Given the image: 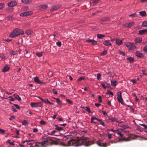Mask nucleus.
Segmentation results:
<instances>
[{
	"instance_id": "nucleus-1",
	"label": "nucleus",
	"mask_w": 147,
	"mask_h": 147,
	"mask_svg": "<svg viewBox=\"0 0 147 147\" xmlns=\"http://www.w3.org/2000/svg\"><path fill=\"white\" fill-rule=\"evenodd\" d=\"M52 139V140H49L50 144L51 145L53 144L57 145L59 144L64 146H79L82 145H84L85 146H89L94 143V141H89L88 138L86 137H77V139H71L68 141L67 144L61 142H59V139H57L53 137H48Z\"/></svg>"
},
{
	"instance_id": "nucleus-2",
	"label": "nucleus",
	"mask_w": 147,
	"mask_h": 147,
	"mask_svg": "<svg viewBox=\"0 0 147 147\" xmlns=\"http://www.w3.org/2000/svg\"><path fill=\"white\" fill-rule=\"evenodd\" d=\"M24 33V32L22 30L16 28L10 34L9 37L10 38H13Z\"/></svg>"
},
{
	"instance_id": "nucleus-3",
	"label": "nucleus",
	"mask_w": 147,
	"mask_h": 147,
	"mask_svg": "<svg viewBox=\"0 0 147 147\" xmlns=\"http://www.w3.org/2000/svg\"><path fill=\"white\" fill-rule=\"evenodd\" d=\"M51 139L52 138L50 137H47L45 139L46 140H45L41 142H39V144L40 145V146H42L43 147H46V144L47 143H48V144H49V143H50L49 140H52Z\"/></svg>"
},
{
	"instance_id": "nucleus-4",
	"label": "nucleus",
	"mask_w": 147,
	"mask_h": 147,
	"mask_svg": "<svg viewBox=\"0 0 147 147\" xmlns=\"http://www.w3.org/2000/svg\"><path fill=\"white\" fill-rule=\"evenodd\" d=\"M30 106L32 107H42L43 106V104L41 102H31L30 103Z\"/></svg>"
},
{
	"instance_id": "nucleus-5",
	"label": "nucleus",
	"mask_w": 147,
	"mask_h": 147,
	"mask_svg": "<svg viewBox=\"0 0 147 147\" xmlns=\"http://www.w3.org/2000/svg\"><path fill=\"white\" fill-rule=\"evenodd\" d=\"M117 94V98L118 101L122 104L123 105V101L122 97L121 92H118Z\"/></svg>"
},
{
	"instance_id": "nucleus-6",
	"label": "nucleus",
	"mask_w": 147,
	"mask_h": 147,
	"mask_svg": "<svg viewBox=\"0 0 147 147\" xmlns=\"http://www.w3.org/2000/svg\"><path fill=\"white\" fill-rule=\"evenodd\" d=\"M32 12L31 11H28L24 12L20 14L21 16L24 17L30 16L32 14Z\"/></svg>"
},
{
	"instance_id": "nucleus-7",
	"label": "nucleus",
	"mask_w": 147,
	"mask_h": 147,
	"mask_svg": "<svg viewBox=\"0 0 147 147\" xmlns=\"http://www.w3.org/2000/svg\"><path fill=\"white\" fill-rule=\"evenodd\" d=\"M17 4L16 2L15 1H11L8 3L7 5L10 7H13L16 6Z\"/></svg>"
},
{
	"instance_id": "nucleus-8",
	"label": "nucleus",
	"mask_w": 147,
	"mask_h": 147,
	"mask_svg": "<svg viewBox=\"0 0 147 147\" xmlns=\"http://www.w3.org/2000/svg\"><path fill=\"white\" fill-rule=\"evenodd\" d=\"M61 6V5H54L52 7L51 9L50 10V11L51 12H52L54 10H57L58 9L60 8Z\"/></svg>"
},
{
	"instance_id": "nucleus-9",
	"label": "nucleus",
	"mask_w": 147,
	"mask_h": 147,
	"mask_svg": "<svg viewBox=\"0 0 147 147\" xmlns=\"http://www.w3.org/2000/svg\"><path fill=\"white\" fill-rule=\"evenodd\" d=\"M34 81L36 83L38 84H45V82H43L40 81L38 78L36 77L34 78Z\"/></svg>"
},
{
	"instance_id": "nucleus-10",
	"label": "nucleus",
	"mask_w": 147,
	"mask_h": 147,
	"mask_svg": "<svg viewBox=\"0 0 147 147\" xmlns=\"http://www.w3.org/2000/svg\"><path fill=\"white\" fill-rule=\"evenodd\" d=\"M86 42L91 43L92 45H95L96 44L97 41L93 39H88L86 40Z\"/></svg>"
},
{
	"instance_id": "nucleus-11",
	"label": "nucleus",
	"mask_w": 147,
	"mask_h": 147,
	"mask_svg": "<svg viewBox=\"0 0 147 147\" xmlns=\"http://www.w3.org/2000/svg\"><path fill=\"white\" fill-rule=\"evenodd\" d=\"M108 119L111 120V121L112 122H114L115 121H116L117 123L119 122V121H117V119L116 117H111L110 118L109 117Z\"/></svg>"
},
{
	"instance_id": "nucleus-12",
	"label": "nucleus",
	"mask_w": 147,
	"mask_h": 147,
	"mask_svg": "<svg viewBox=\"0 0 147 147\" xmlns=\"http://www.w3.org/2000/svg\"><path fill=\"white\" fill-rule=\"evenodd\" d=\"M139 34L140 35H144L147 34V29L139 30Z\"/></svg>"
},
{
	"instance_id": "nucleus-13",
	"label": "nucleus",
	"mask_w": 147,
	"mask_h": 147,
	"mask_svg": "<svg viewBox=\"0 0 147 147\" xmlns=\"http://www.w3.org/2000/svg\"><path fill=\"white\" fill-rule=\"evenodd\" d=\"M9 69V67L7 65H6L4 67L2 70V71L3 72H5L8 71Z\"/></svg>"
},
{
	"instance_id": "nucleus-14",
	"label": "nucleus",
	"mask_w": 147,
	"mask_h": 147,
	"mask_svg": "<svg viewBox=\"0 0 147 147\" xmlns=\"http://www.w3.org/2000/svg\"><path fill=\"white\" fill-rule=\"evenodd\" d=\"M142 38L137 37L135 38L134 41L136 42L140 43L142 42Z\"/></svg>"
},
{
	"instance_id": "nucleus-15",
	"label": "nucleus",
	"mask_w": 147,
	"mask_h": 147,
	"mask_svg": "<svg viewBox=\"0 0 147 147\" xmlns=\"http://www.w3.org/2000/svg\"><path fill=\"white\" fill-rule=\"evenodd\" d=\"M135 55L138 57L140 58L143 57L144 56L143 54L141 53L138 51L136 52L135 53Z\"/></svg>"
},
{
	"instance_id": "nucleus-16",
	"label": "nucleus",
	"mask_w": 147,
	"mask_h": 147,
	"mask_svg": "<svg viewBox=\"0 0 147 147\" xmlns=\"http://www.w3.org/2000/svg\"><path fill=\"white\" fill-rule=\"evenodd\" d=\"M103 44L106 46H111V43L109 40H106L103 41Z\"/></svg>"
},
{
	"instance_id": "nucleus-17",
	"label": "nucleus",
	"mask_w": 147,
	"mask_h": 147,
	"mask_svg": "<svg viewBox=\"0 0 147 147\" xmlns=\"http://www.w3.org/2000/svg\"><path fill=\"white\" fill-rule=\"evenodd\" d=\"M134 22H131L128 24H125V26L127 27V28H129L132 26L134 24Z\"/></svg>"
},
{
	"instance_id": "nucleus-18",
	"label": "nucleus",
	"mask_w": 147,
	"mask_h": 147,
	"mask_svg": "<svg viewBox=\"0 0 147 147\" xmlns=\"http://www.w3.org/2000/svg\"><path fill=\"white\" fill-rule=\"evenodd\" d=\"M47 7L48 6L47 5H44L39 6L38 8L40 9L44 10L46 9Z\"/></svg>"
},
{
	"instance_id": "nucleus-19",
	"label": "nucleus",
	"mask_w": 147,
	"mask_h": 147,
	"mask_svg": "<svg viewBox=\"0 0 147 147\" xmlns=\"http://www.w3.org/2000/svg\"><path fill=\"white\" fill-rule=\"evenodd\" d=\"M130 137H128L127 138H119V139L120 141H130Z\"/></svg>"
},
{
	"instance_id": "nucleus-20",
	"label": "nucleus",
	"mask_w": 147,
	"mask_h": 147,
	"mask_svg": "<svg viewBox=\"0 0 147 147\" xmlns=\"http://www.w3.org/2000/svg\"><path fill=\"white\" fill-rule=\"evenodd\" d=\"M122 40L120 39H117L116 40V44L118 45H121L122 44Z\"/></svg>"
},
{
	"instance_id": "nucleus-21",
	"label": "nucleus",
	"mask_w": 147,
	"mask_h": 147,
	"mask_svg": "<svg viewBox=\"0 0 147 147\" xmlns=\"http://www.w3.org/2000/svg\"><path fill=\"white\" fill-rule=\"evenodd\" d=\"M22 2L24 3L29 4L31 3L32 1L31 0H22Z\"/></svg>"
},
{
	"instance_id": "nucleus-22",
	"label": "nucleus",
	"mask_w": 147,
	"mask_h": 147,
	"mask_svg": "<svg viewBox=\"0 0 147 147\" xmlns=\"http://www.w3.org/2000/svg\"><path fill=\"white\" fill-rule=\"evenodd\" d=\"M55 126L56 127L55 128V129L56 130L61 131L63 130V128L61 127H58L57 125H55Z\"/></svg>"
},
{
	"instance_id": "nucleus-23",
	"label": "nucleus",
	"mask_w": 147,
	"mask_h": 147,
	"mask_svg": "<svg viewBox=\"0 0 147 147\" xmlns=\"http://www.w3.org/2000/svg\"><path fill=\"white\" fill-rule=\"evenodd\" d=\"M126 46L127 47H130L132 46L135 47V46L132 43L130 42H127L125 44Z\"/></svg>"
},
{
	"instance_id": "nucleus-24",
	"label": "nucleus",
	"mask_w": 147,
	"mask_h": 147,
	"mask_svg": "<svg viewBox=\"0 0 147 147\" xmlns=\"http://www.w3.org/2000/svg\"><path fill=\"white\" fill-rule=\"evenodd\" d=\"M56 100L58 104V105L60 107H61L62 106L61 101L60 100L59 98H57V99H56Z\"/></svg>"
},
{
	"instance_id": "nucleus-25",
	"label": "nucleus",
	"mask_w": 147,
	"mask_h": 147,
	"mask_svg": "<svg viewBox=\"0 0 147 147\" xmlns=\"http://www.w3.org/2000/svg\"><path fill=\"white\" fill-rule=\"evenodd\" d=\"M32 31L31 30H27L25 32L26 34L27 35H30L32 33Z\"/></svg>"
},
{
	"instance_id": "nucleus-26",
	"label": "nucleus",
	"mask_w": 147,
	"mask_h": 147,
	"mask_svg": "<svg viewBox=\"0 0 147 147\" xmlns=\"http://www.w3.org/2000/svg\"><path fill=\"white\" fill-rule=\"evenodd\" d=\"M137 129L140 132L143 131L144 130V128L139 125L137 126Z\"/></svg>"
},
{
	"instance_id": "nucleus-27",
	"label": "nucleus",
	"mask_w": 147,
	"mask_h": 147,
	"mask_svg": "<svg viewBox=\"0 0 147 147\" xmlns=\"http://www.w3.org/2000/svg\"><path fill=\"white\" fill-rule=\"evenodd\" d=\"M109 18L108 17H105L101 19L100 21L103 22H107L109 20Z\"/></svg>"
},
{
	"instance_id": "nucleus-28",
	"label": "nucleus",
	"mask_w": 147,
	"mask_h": 147,
	"mask_svg": "<svg viewBox=\"0 0 147 147\" xmlns=\"http://www.w3.org/2000/svg\"><path fill=\"white\" fill-rule=\"evenodd\" d=\"M107 50H105L104 51L101 52L100 55L101 56H104L107 54Z\"/></svg>"
},
{
	"instance_id": "nucleus-29",
	"label": "nucleus",
	"mask_w": 147,
	"mask_h": 147,
	"mask_svg": "<svg viewBox=\"0 0 147 147\" xmlns=\"http://www.w3.org/2000/svg\"><path fill=\"white\" fill-rule=\"evenodd\" d=\"M14 96L15 98L18 100L19 101H21V98H20L19 96L17 94H14Z\"/></svg>"
},
{
	"instance_id": "nucleus-30",
	"label": "nucleus",
	"mask_w": 147,
	"mask_h": 147,
	"mask_svg": "<svg viewBox=\"0 0 147 147\" xmlns=\"http://www.w3.org/2000/svg\"><path fill=\"white\" fill-rule=\"evenodd\" d=\"M97 36L98 38L101 39L104 37L105 36L102 34H97Z\"/></svg>"
},
{
	"instance_id": "nucleus-31",
	"label": "nucleus",
	"mask_w": 147,
	"mask_h": 147,
	"mask_svg": "<svg viewBox=\"0 0 147 147\" xmlns=\"http://www.w3.org/2000/svg\"><path fill=\"white\" fill-rule=\"evenodd\" d=\"M139 13L140 15L142 16H146V13L144 11H140Z\"/></svg>"
},
{
	"instance_id": "nucleus-32",
	"label": "nucleus",
	"mask_w": 147,
	"mask_h": 147,
	"mask_svg": "<svg viewBox=\"0 0 147 147\" xmlns=\"http://www.w3.org/2000/svg\"><path fill=\"white\" fill-rule=\"evenodd\" d=\"M43 102L45 103H48L49 104H50L51 105H53V103L49 101L47 99H46L45 100H44L43 101Z\"/></svg>"
},
{
	"instance_id": "nucleus-33",
	"label": "nucleus",
	"mask_w": 147,
	"mask_h": 147,
	"mask_svg": "<svg viewBox=\"0 0 147 147\" xmlns=\"http://www.w3.org/2000/svg\"><path fill=\"white\" fill-rule=\"evenodd\" d=\"M117 81H111V85L112 86H116V83Z\"/></svg>"
},
{
	"instance_id": "nucleus-34",
	"label": "nucleus",
	"mask_w": 147,
	"mask_h": 147,
	"mask_svg": "<svg viewBox=\"0 0 147 147\" xmlns=\"http://www.w3.org/2000/svg\"><path fill=\"white\" fill-rule=\"evenodd\" d=\"M5 5L3 3H0V9H2L3 8L5 7Z\"/></svg>"
},
{
	"instance_id": "nucleus-35",
	"label": "nucleus",
	"mask_w": 147,
	"mask_h": 147,
	"mask_svg": "<svg viewBox=\"0 0 147 147\" xmlns=\"http://www.w3.org/2000/svg\"><path fill=\"white\" fill-rule=\"evenodd\" d=\"M84 109L86 110V111L88 112L89 113H91V111L90 110V108L88 107H85Z\"/></svg>"
},
{
	"instance_id": "nucleus-36",
	"label": "nucleus",
	"mask_w": 147,
	"mask_h": 147,
	"mask_svg": "<svg viewBox=\"0 0 147 147\" xmlns=\"http://www.w3.org/2000/svg\"><path fill=\"white\" fill-rule=\"evenodd\" d=\"M142 26L143 27H147V22L144 21L143 22Z\"/></svg>"
},
{
	"instance_id": "nucleus-37",
	"label": "nucleus",
	"mask_w": 147,
	"mask_h": 147,
	"mask_svg": "<svg viewBox=\"0 0 147 147\" xmlns=\"http://www.w3.org/2000/svg\"><path fill=\"white\" fill-rule=\"evenodd\" d=\"M107 95L111 94L112 96L113 95V93L112 92L110 91L109 90H108L107 92L106 93Z\"/></svg>"
},
{
	"instance_id": "nucleus-38",
	"label": "nucleus",
	"mask_w": 147,
	"mask_h": 147,
	"mask_svg": "<svg viewBox=\"0 0 147 147\" xmlns=\"http://www.w3.org/2000/svg\"><path fill=\"white\" fill-rule=\"evenodd\" d=\"M93 3V5H96L97 3H98L99 1V0H91Z\"/></svg>"
},
{
	"instance_id": "nucleus-39",
	"label": "nucleus",
	"mask_w": 147,
	"mask_h": 147,
	"mask_svg": "<svg viewBox=\"0 0 147 147\" xmlns=\"http://www.w3.org/2000/svg\"><path fill=\"white\" fill-rule=\"evenodd\" d=\"M66 100L69 104H70V105H72L73 104V101L69 99H66Z\"/></svg>"
},
{
	"instance_id": "nucleus-40",
	"label": "nucleus",
	"mask_w": 147,
	"mask_h": 147,
	"mask_svg": "<svg viewBox=\"0 0 147 147\" xmlns=\"http://www.w3.org/2000/svg\"><path fill=\"white\" fill-rule=\"evenodd\" d=\"M36 55L38 56V57H40L42 56V52H38L36 53Z\"/></svg>"
},
{
	"instance_id": "nucleus-41",
	"label": "nucleus",
	"mask_w": 147,
	"mask_h": 147,
	"mask_svg": "<svg viewBox=\"0 0 147 147\" xmlns=\"http://www.w3.org/2000/svg\"><path fill=\"white\" fill-rule=\"evenodd\" d=\"M127 59L129 61V62L130 63L132 62L134 60L133 59V58L132 57H131L127 58Z\"/></svg>"
},
{
	"instance_id": "nucleus-42",
	"label": "nucleus",
	"mask_w": 147,
	"mask_h": 147,
	"mask_svg": "<svg viewBox=\"0 0 147 147\" xmlns=\"http://www.w3.org/2000/svg\"><path fill=\"white\" fill-rule=\"evenodd\" d=\"M119 52L120 55H122L123 56H124L125 55V53L124 52L121 51H119Z\"/></svg>"
},
{
	"instance_id": "nucleus-43",
	"label": "nucleus",
	"mask_w": 147,
	"mask_h": 147,
	"mask_svg": "<svg viewBox=\"0 0 147 147\" xmlns=\"http://www.w3.org/2000/svg\"><path fill=\"white\" fill-rule=\"evenodd\" d=\"M120 127L123 128L124 129H126L127 128V127L125 125L122 124L120 125Z\"/></svg>"
},
{
	"instance_id": "nucleus-44",
	"label": "nucleus",
	"mask_w": 147,
	"mask_h": 147,
	"mask_svg": "<svg viewBox=\"0 0 147 147\" xmlns=\"http://www.w3.org/2000/svg\"><path fill=\"white\" fill-rule=\"evenodd\" d=\"M39 143V142L36 143L34 146H32V147H40V145Z\"/></svg>"
},
{
	"instance_id": "nucleus-45",
	"label": "nucleus",
	"mask_w": 147,
	"mask_h": 147,
	"mask_svg": "<svg viewBox=\"0 0 147 147\" xmlns=\"http://www.w3.org/2000/svg\"><path fill=\"white\" fill-rule=\"evenodd\" d=\"M22 124L24 125H26L27 124V122L26 120H24L22 122Z\"/></svg>"
},
{
	"instance_id": "nucleus-46",
	"label": "nucleus",
	"mask_w": 147,
	"mask_h": 147,
	"mask_svg": "<svg viewBox=\"0 0 147 147\" xmlns=\"http://www.w3.org/2000/svg\"><path fill=\"white\" fill-rule=\"evenodd\" d=\"M40 123L42 125H45L46 123V122L43 120H41L40 122Z\"/></svg>"
},
{
	"instance_id": "nucleus-47",
	"label": "nucleus",
	"mask_w": 147,
	"mask_h": 147,
	"mask_svg": "<svg viewBox=\"0 0 147 147\" xmlns=\"http://www.w3.org/2000/svg\"><path fill=\"white\" fill-rule=\"evenodd\" d=\"M13 9L12 8H8L7 9L6 11L7 12H11L12 11H13Z\"/></svg>"
},
{
	"instance_id": "nucleus-48",
	"label": "nucleus",
	"mask_w": 147,
	"mask_h": 147,
	"mask_svg": "<svg viewBox=\"0 0 147 147\" xmlns=\"http://www.w3.org/2000/svg\"><path fill=\"white\" fill-rule=\"evenodd\" d=\"M56 45L59 47H60L61 45V42L58 41L56 42Z\"/></svg>"
},
{
	"instance_id": "nucleus-49",
	"label": "nucleus",
	"mask_w": 147,
	"mask_h": 147,
	"mask_svg": "<svg viewBox=\"0 0 147 147\" xmlns=\"http://www.w3.org/2000/svg\"><path fill=\"white\" fill-rule=\"evenodd\" d=\"M140 125L143 127L144 129H147V126L146 125L144 124H140Z\"/></svg>"
},
{
	"instance_id": "nucleus-50",
	"label": "nucleus",
	"mask_w": 147,
	"mask_h": 147,
	"mask_svg": "<svg viewBox=\"0 0 147 147\" xmlns=\"http://www.w3.org/2000/svg\"><path fill=\"white\" fill-rule=\"evenodd\" d=\"M5 130L2 129L0 128V133L2 134H4L5 133Z\"/></svg>"
},
{
	"instance_id": "nucleus-51",
	"label": "nucleus",
	"mask_w": 147,
	"mask_h": 147,
	"mask_svg": "<svg viewBox=\"0 0 147 147\" xmlns=\"http://www.w3.org/2000/svg\"><path fill=\"white\" fill-rule=\"evenodd\" d=\"M101 76V75L100 74V73H98L97 74V79L98 80H99L100 79V77Z\"/></svg>"
},
{
	"instance_id": "nucleus-52",
	"label": "nucleus",
	"mask_w": 147,
	"mask_h": 147,
	"mask_svg": "<svg viewBox=\"0 0 147 147\" xmlns=\"http://www.w3.org/2000/svg\"><path fill=\"white\" fill-rule=\"evenodd\" d=\"M16 54V52L13 51H12L11 52H10V54L11 55H15Z\"/></svg>"
},
{
	"instance_id": "nucleus-53",
	"label": "nucleus",
	"mask_w": 147,
	"mask_h": 147,
	"mask_svg": "<svg viewBox=\"0 0 147 147\" xmlns=\"http://www.w3.org/2000/svg\"><path fill=\"white\" fill-rule=\"evenodd\" d=\"M144 51L145 52H147V45L145 46L143 49Z\"/></svg>"
},
{
	"instance_id": "nucleus-54",
	"label": "nucleus",
	"mask_w": 147,
	"mask_h": 147,
	"mask_svg": "<svg viewBox=\"0 0 147 147\" xmlns=\"http://www.w3.org/2000/svg\"><path fill=\"white\" fill-rule=\"evenodd\" d=\"M117 134L118 135H119L121 137H122L123 136V134H121V132L120 131L117 132Z\"/></svg>"
},
{
	"instance_id": "nucleus-55",
	"label": "nucleus",
	"mask_w": 147,
	"mask_h": 147,
	"mask_svg": "<svg viewBox=\"0 0 147 147\" xmlns=\"http://www.w3.org/2000/svg\"><path fill=\"white\" fill-rule=\"evenodd\" d=\"M97 119H98L97 118H96L95 117H91V121H93L94 119H96V120H97Z\"/></svg>"
},
{
	"instance_id": "nucleus-56",
	"label": "nucleus",
	"mask_w": 147,
	"mask_h": 147,
	"mask_svg": "<svg viewBox=\"0 0 147 147\" xmlns=\"http://www.w3.org/2000/svg\"><path fill=\"white\" fill-rule=\"evenodd\" d=\"M8 98H9V100L11 101H14V99L12 98L11 96H9Z\"/></svg>"
},
{
	"instance_id": "nucleus-57",
	"label": "nucleus",
	"mask_w": 147,
	"mask_h": 147,
	"mask_svg": "<svg viewBox=\"0 0 147 147\" xmlns=\"http://www.w3.org/2000/svg\"><path fill=\"white\" fill-rule=\"evenodd\" d=\"M7 20H13L12 18L11 17H9V16H8L7 17Z\"/></svg>"
},
{
	"instance_id": "nucleus-58",
	"label": "nucleus",
	"mask_w": 147,
	"mask_h": 147,
	"mask_svg": "<svg viewBox=\"0 0 147 147\" xmlns=\"http://www.w3.org/2000/svg\"><path fill=\"white\" fill-rule=\"evenodd\" d=\"M98 102H102L101 97L100 96H99L98 97Z\"/></svg>"
},
{
	"instance_id": "nucleus-59",
	"label": "nucleus",
	"mask_w": 147,
	"mask_h": 147,
	"mask_svg": "<svg viewBox=\"0 0 147 147\" xmlns=\"http://www.w3.org/2000/svg\"><path fill=\"white\" fill-rule=\"evenodd\" d=\"M134 95L135 97V101L136 102H138L139 100V99L137 98V96L135 94H134Z\"/></svg>"
},
{
	"instance_id": "nucleus-60",
	"label": "nucleus",
	"mask_w": 147,
	"mask_h": 147,
	"mask_svg": "<svg viewBox=\"0 0 147 147\" xmlns=\"http://www.w3.org/2000/svg\"><path fill=\"white\" fill-rule=\"evenodd\" d=\"M13 105L15 107H16L17 109H20V107L18 104H13Z\"/></svg>"
},
{
	"instance_id": "nucleus-61",
	"label": "nucleus",
	"mask_w": 147,
	"mask_h": 147,
	"mask_svg": "<svg viewBox=\"0 0 147 147\" xmlns=\"http://www.w3.org/2000/svg\"><path fill=\"white\" fill-rule=\"evenodd\" d=\"M53 92L54 94L56 95H57V91H56L54 89H53Z\"/></svg>"
},
{
	"instance_id": "nucleus-62",
	"label": "nucleus",
	"mask_w": 147,
	"mask_h": 147,
	"mask_svg": "<svg viewBox=\"0 0 147 147\" xmlns=\"http://www.w3.org/2000/svg\"><path fill=\"white\" fill-rule=\"evenodd\" d=\"M112 135V134H108V138L109 139H110L111 138Z\"/></svg>"
},
{
	"instance_id": "nucleus-63",
	"label": "nucleus",
	"mask_w": 147,
	"mask_h": 147,
	"mask_svg": "<svg viewBox=\"0 0 147 147\" xmlns=\"http://www.w3.org/2000/svg\"><path fill=\"white\" fill-rule=\"evenodd\" d=\"M84 78L83 77H81L78 79V80L79 81H80L82 80H84Z\"/></svg>"
},
{
	"instance_id": "nucleus-64",
	"label": "nucleus",
	"mask_w": 147,
	"mask_h": 147,
	"mask_svg": "<svg viewBox=\"0 0 147 147\" xmlns=\"http://www.w3.org/2000/svg\"><path fill=\"white\" fill-rule=\"evenodd\" d=\"M107 146V144L106 143L102 144V147H106Z\"/></svg>"
}]
</instances>
